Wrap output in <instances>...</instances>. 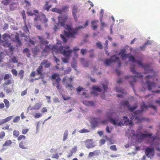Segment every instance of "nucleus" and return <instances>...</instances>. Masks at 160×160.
<instances>
[{"label": "nucleus", "mask_w": 160, "mask_h": 160, "mask_svg": "<svg viewBox=\"0 0 160 160\" xmlns=\"http://www.w3.org/2000/svg\"><path fill=\"white\" fill-rule=\"evenodd\" d=\"M121 105L124 106H126L128 109L130 111L129 113V118L131 119L129 120L128 117L126 116H124L121 121H119L120 118L119 116H118L115 112H112L110 111L107 113V116L111 122L115 126H120L121 125H130L131 126L133 124V120H136L138 122H140L143 118H141L139 116L141 114L142 112L146 109L148 107H151L154 109H156V107L153 105H150L148 106L145 105L143 102L141 106V110H137L135 112L133 111L137 108L136 106L131 107L128 105V101H123L121 103Z\"/></svg>", "instance_id": "nucleus-1"}, {"label": "nucleus", "mask_w": 160, "mask_h": 160, "mask_svg": "<svg viewBox=\"0 0 160 160\" xmlns=\"http://www.w3.org/2000/svg\"><path fill=\"white\" fill-rule=\"evenodd\" d=\"M129 60L132 61L133 63H137L139 66L143 68L145 73L151 74L150 75L147 76L145 77V79L147 80L146 84L149 91H151L152 89L156 86L157 84H159V82L156 83L155 81H154L152 82H151L152 80H153L154 79L155 77H156L157 75V72L151 68V64H147L144 65L140 61L136 60L134 57L132 56H131L129 57Z\"/></svg>", "instance_id": "nucleus-2"}, {"label": "nucleus", "mask_w": 160, "mask_h": 160, "mask_svg": "<svg viewBox=\"0 0 160 160\" xmlns=\"http://www.w3.org/2000/svg\"><path fill=\"white\" fill-rule=\"evenodd\" d=\"M67 18V16L66 15H60L58 17V22L54 25V30L56 31L59 29L60 26L64 27L65 30L64 31L63 34L67 38L73 37L77 33L78 30L84 28L88 24V22L87 21L84 26L77 27L74 29H73L70 26L65 25V23Z\"/></svg>", "instance_id": "nucleus-3"}, {"label": "nucleus", "mask_w": 160, "mask_h": 160, "mask_svg": "<svg viewBox=\"0 0 160 160\" xmlns=\"http://www.w3.org/2000/svg\"><path fill=\"white\" fill-rule=\"evenodd\" d=\"M52 48L53 50V52L55 50L57 52L62 53L67 58H68L71 55V54L73 51L77 52L79 50V49L77 47H75L73 50L70 49H69V46H65L63 48L62 46H60L59 47H56L54 46Z\"/></svg>", "instance_id": "nucleus-4"}, {"label": "nucleus", "mask_w": 160, "mask_h": 160, "mask_svg": "<svg viewBox=\"0 0 160 160\" xmlns=\"http://www.w3.org/2000/svg\"><path fill=\"white\" fill-rule=\"evenodd\" d=\"M133 135L136 136L137 138L138 139L139 142H141L142 139L148 137V139L149 141V142L151 143L153 142L156 138V137H154L152 136L151 134H143L141 133H138L136 134H134Z\"/></svg>", "instance_id": "nucleus-5"}, {"label": "nucleus", "mask_w": 160, "mask_h": 160, "mask_svg": "<svg viewBox=\"0 0 160 160\" xmlns=\"http://www.w3.org/2000/svg\"><path fill=\"white\" fill-rule=\"evenodd\" d=\"M111 62H116L118 64L119 67L121 65V62L120 61L119 58L115 55H113L111 57L110 59H107L104 62V64L106 66L109 65Z\"/></svg>", "instance_id": "nucleus-6"}, {"label": "nucleus", "mask_w": 160, "mask_h": 160, "mask_svg": "<svg viewBox=\"0 0 160 160\" xmlns=\"http://www.w3.org/2000/svg\"><path fill=\"white\" fill-rule=\"evenodd\" d=\"M38 38L40 40V41L41 43L45 45V48L43 49V52H48L49 49L51 48L50 45H49V46L47 45L48 44V42L44 39L42 37L38 36Z\"/></svg>", "instance_id": "nucleus-7"}, {"label": "nucleus", "mask_w": 160, "mask_h": 160, "mask_svg": "<svg viewBox=\"0 0 160 160\" xmlns=\"http://www.w3.org/2000/svg\"><path fill=\"white\" fill-rule=\"evenodd\" d=\"M86 147L88 149L92 148L96 146V142L92 139H88L84 141Z\"/></svg>", "instance_id": "nucleus-8"}, {"label": "nucleus", "mask_w": 160, "mask_h": 160, "mask_svg": "<svg viewBox=\"0 0 160 160\" xmlns=\"http://www.w3.org/2000/svg\"><path fill=\"white\" fill-rule=\"evenodd\" d=\"M73 78L72 77H71L70 78L65 77L63 78L62 80V82L63 83L66 84V87L67 88H68L71 89L72 90V88H73V86L70 84L69 82H71Z\"/></svg>", "instance_id": "nucleus-9"}, {"label": "nucleus", "mask_w": 160, "mask_h": 160, "mask_svg": "<svg viewBox=\"0 0 160 160\" xmlns=\"http://www.w3.org/2000/svg\"><path fill=\"white\" fill-rule=\"evenodd\" d=\"M145 152L148 158H151L154 156V151L153 148H147L145 149Z\"/></svg>", "instance_id": "nucleus-10"}, {"label": "nucleus", "mask_w": 160, "mask_h": 160, "mask_svg": "<svg viewBox=\"0 0 160 160\" xmlns=\"http://www.w3.org/2000/svg\"><path fill=\"white\" fill-rule=\"evenodd\" d=\"M135 67V66L134 65V64H132L130 68V70L131 72L133 74H134V76L136 78H142V74L138 73L135 71L134 69V68Z\"/></svg>", "instance_id": "nucleus-11"}, {"label": "nucleus", "mask_w": 160, "mask_h": 160, "mask_svg": "<svg viewBox=\"0 0 160 160\" xmlns=\"http://www.w3.org/2000/svg\"><path fill=\"white\" fill-rule=\"evenodd\" d=\"M118 55H121L122 59L124 60L126 58L129 56V54L126 53L125 50L122 49L118 54Z\"/></svg>", "instance_id": "nucleus-12"}, {"label": "nucleus", "mask_w": 160, "mask_h": 160, "mask_svg": "<svg viewBox=\"0 0 160 160\" xmlns=\"http://www.w3.org/2000/svg\"><path fill=\"white\" fill-rule=\"evenodd\" d=\"M101 90L98 86H93L92 88V93L93 94L95 95V96L97 95V93L96 92H100Z\"/></svg>", "instance_id": "nucleus-13"}, {"label": "nucleus", "mask_w": 160, "mask_h": 160, "mask_svg": "<svg viewBox=\"0 0 160 160\" xmlns=\"http://www.w3.org/2000/svg\"><path fill=\"white\" fill-rule=\"evenodd\" d=\"M100 153V151L99 150H94L93 152H90L88 155V158H91L94 156H97Z\"/></svg>", "instance_id": "nucleus-14"}, {"label": "nucleus", "mask_w": 160, "mask_h": 160, "mask_svg": "<svg viewBox=\"0 0 160 160\" xmlns=\"http://www.w3.org/2000/svg\"><path fill=\"white\" fill-rule=\"evenodd\" d=\"M99 21L98 20H95L92 21L91 22V26L94 30H96L98 27V25L97 24V22H98Z\"/></svg>", "instance_id": "nucleus-15"}, {"label": "nucleus", "mask_w": 160, "mask_h": 160, "mask_svg": "<svg viewBox=\"0 0 160 160\" xmlns=\"http://www.w3.org/2000/svg\"><path fill=\"white\" fill-rule=\"evenodd\" d=\"M77 7L75 6H74L72 8V13L73 16L74 18L76 21L77 20V17L76 15V13L77 12Z\"/></svg>", "instance_id": "nucleus-16"}, {"label": "nucleus", "mask_w": 160, "mask_h": 160, "mask_svg": "<svg viewBox=\"0 0 160 160\" xmlns=\"http://www.w3.org/2000/svg\"><path fill=\"white\" fill-rule=\"evenodd\" d=\"M98 122V119L97 118L92 117L91 118L90 122L93 127H95L97 126Z\"/></svg>", "instance_id": "nucleus-17"}, {"label": "nucleus", "mask_w": 160, "mask_h": 160, "mask_svg": "<svg viewBox=\"0 0 160 160\" xmlns=\"http://www.w3.org/2000/svg\"><path fill=\"white\" fill-rule=\"evenodd\" d=\"M26 142L25 141H22L19 144V147L20 148L24 149H27L28 148L25 146L26 145Z\"/></svg>", "instance_id": "nucleus-18"}, {"label": "nucleus", "mask_w": 160, "mask_h": 160, "mask_svg": "<svg viewBox=\"0 0 160 160\" xmlns=\"http://www.w3.org/2000/svg\"><path fill=\"white\" fill-rule=\"evenodd\" d=\"M41 65L44 66L46 68H48L50 67L51 63L48 62L47 60H44L41 62Z\"/></svg>", "instance_id": "nucleus-19"}, {"label": "nucleus", "mask_w": 160, "mask_h": 160, "mask_svg": "<svg viewBox=\"0 0 160 160\" xmlns=\"http://www.w3.org/2000/svg\"><path fill=\"white\" fill-rule=\"evenodd\" d=\"M52 79H55L57 82V83H59V81L61 80L60 78L59 77L58 75L56 73L52 75Z\"/></svg>", "instance_id": "nucleus-20"}, {"label": "nucleus", "mask_w": 160, "mask_h": 160, "mask_svg": "<svg viewBox=\"0 0 160 160\" xmlns=\"http://www.w3.org/2000/svg\"><path fill=\"white\" fill-rule=\"evenodd\" d=\"M13 83L14 80L11 78V79L6 80L5 82L3 83V86H7L12 83Z\"/></svg>", "instance_id": "nucleus-21"}, {"label": "nucleus", "mask_w": 160, "mask_h": 160, "mask_svg": "<svg viewBox=\"0 0 160 160\" xmlns=\"http://www.w3.org/2000/svg\"><path fill=\"white\" fill-rule=\"evenodd\" d=\"M13 41L17 42L19 46L21 45V43L19 39L18 34H17L15 35L14 38L13 39Z\"/></svg>", "instance_id": "nucleus-22"}, {"label": "nucleus", "mask_w": 160, "mask_h": 160, "mask_svg": "<svg viewBox=\"0 0 160 160\" xmlns=\"http://www.w3.org/2000/svg\"><path fill=\"white\" fill-rule=\"evenodd\" d=\"M13 88V85H12V88H11L8 87H4L3 89L6 93L7 94L9 93L12 92V89Z\"/></svg>", "instance_id": "nucleus-23"}, {"label": "nucleus", "mask_w": 160, "mask_h": 160, "mask_svg": "<svg viewBox=\"0 0 160 160\" xmlns=\"http://www.w3.org/2000/svg\"><path fill=\"white\" fill-rule=\"evenodd\" d=\"M40 18L41 20H43L44 21V22L45 23V26L46 27H47L48 25L47 22L48 20V19L46 18L45 15L43 14H42V15Z\"/></svg>", "instance_id": "nucleus-24"}, {"label": "nucleus", "mask_w": 160, "mask_h": 160, "mask_svg": "<svg viewBox=\"0 0 160 160\" xmlns=\"http://www.w3.org/2000/svg\"><path fill=\"white\" fill-rule=\"evenodd\" d=\"M82 102L84 104L88 106H93L94 105L93 102L92 101L85 100L83 101Z\"/></svg>", "instance_id": "nucleus-25"}, {"label": "nucleus", "mask_w": 160, "mask_h": 160, "mask_svg": "<svg viewBox=\"0 0 160 160\" xmlns=\"http://www.w3.org/2000/svg\"><path fill=\"white\" fill-rule=\"evenodd\" d=\"M68 131L67 130H66L64 132L63 136V139L62 141L63 142H65L66 140L68 138Z\"/></svg>", "instance_id": "nucleus-26"}, {"label": "nucleus", "mask_w": 160, "mask_h": 160, "mask_svg": "<svg viewBox=\"0 0 160 160\" xmlns=\"http://www.w3.org/2000/svg\"><path fill=\"white\" fill-rule=\"evenodd\" d=\"M115 90L118 92L122 93H126V92L124 90L120 87H116L115 88Z\"/></svg>", "instance_id": "nucleus-27"}, {"label": "nucleus", "mask_w": 160, "mask_h": 160, "mask_svg": "<svg viewBox=\"0 0 160 160\" xmlns=\"http://www.w3.org/2000/svg\"><path fill=\"white\" fill-rule=\"evenodd\" d=\"M41 104L40 103H36L35 105L33 107H32L31 108V110H38L41 107Z\"/></svg>", "instance_id": "nucleus-28"}, {"label": "nucleus", "mask_w": 160, "mask_h": 160, "mask_svg": "<svg viewBox=\"0 0 160 160\" xmlns=\"http://www.w3.org/2000/svg\"><path fill=\"white\" fill-rule=\"evenodd\" d=\"M52 11L53 12H55L60 14H61L62 13V11L61 10V9H60L57 8H52Z\"/></svg>", "instance_id": "nucleus-29"}, {"label": "nucleus", "mask_w": 160, "mask_h": 160, "mask_svg": "<svg viewBox=\"0 0 160 160\" xmlns=\"http://www.w3.org/2000/svg\"><path fill=\"white\" fill-rule=\"evenodd\" d=\"M49 2L47 1L45 2V5L44 6L43 9L45 10H47L48 11L49 9L51 7V5H48Z\"/></svg>", "instance_id": "nucleus-30"}, {"label": "nucleus", "mask_w": 160, "mask_h": 160, "mask_svg": "<svg viewBox=\"0 0 160 160\" xmlns=\"http://www.w3.org/2000/svg\"><path fill=\"white\" fill-rule=\"evenodd\" d=\"M10 36L9 34L7 33H5L4 34L2 38L5 41H7L8 39L10 38Z\"/></svg>", "instance_id": "nucleus-31"}, {"label": "nucleus", "mask_w": 160, "mask_h": 160, "mask_svg": "<svg viewBox=\"0 0 160 160\" xmlns=\"http://www.w3.org/2000/svg\"><path fill=\"white\" fill-rule=\"evenodd\" d=\"M12 141L10 140H7L4 143L2 147H3L5 146H8L12 143Z\"/></svg>", "instance_id": "nucleus-32"}, {"label": "nucleus", "mask_w": 160, "mask_h": 160, "mask_svg": "<svg viewBox=\"0 0 160 160\" xmlns=\"http://www.w3.org/2000/svg\"><path fill=\"white\" fill-rule=\"evenodd\" d=\"M42 66L41 65L37 69V71L38 74H41L42 73Z\"/></svg>", "instance_id": "nucleus-33"}, {"label": "nucleus", "mask_w": 160, "mask_h": 160, "mask_svg": "<svg viewBox=\"0 0 160 160\" xmlns=\"http://www.w3.org/2000/svg\"><path fill=\"white\" fill-rule=\"evenodd\" d=\"M96 45L98 48L100 49H102V46L101 42L100 41L96 43Z\"/></svg>", "instance_id": "nucleus-34"}, {"label": "nucleus", "mask_w": 160, "mask_h": 160, "mask_svg": "<svg viewBox=\"0 0 160 160\" xmlns=\"http://www.w3.org/2000/svg\"><path fill=\"white\" fill-rule=\"evenodd\" d=\"M4 102L5 104V106L7 108H8L10 106L9 102V101L6 99H5L4 100Z\"/></svg>", "instance_id": "nucleus-35"}, {"label": "nucleus", "mask_w": 160, "mask_h": 160, "mask_svg": "<svg viewBox=\"0 0 160 160\" xmlns=\"http://www.w3.org/2000/svg\"><path fill=\"white\" fill-rule=\"evenodd\" d=\"M9 62H12L13 63H15L18 62V61L17 60L16 58L14 56L10 59Z\"/></svg>", "instance_id": "nucleus-36"}, {"label": "nucleus", "mask_w": 160, "mask_h": 160, "mask_svg": "<svg viewBox=\"0 0 160 160\" xmlns=\"http://www.w3.org/2000/svg\"><path fill=\"white\" fill-rule=\"evenodd\" d=\"M3 45L5 47H8L10 46V43H8L7 41H5L2 42Z\"/></svg>", "instance_id": "nucleus-37"}, {"label": "nucleus", "mask_w": 160, "mask_h": 160, "mask_svg": "<svg viewBox=\"0 0 160 160\" xmlns=\"http://www.w3.org/2000/svg\"><path fill=\"white\" fill-rule=\"evenodd\" d=\"M23 74L24 71L23 70H21L19 71L18 74V76H19L20 79H22L23 78Z\"/></svg>", "instance_id": "nucleus-38"}, {"label": "nucleus", "mask_w": 160, "mask_h": 160, "mask_svg": "<svg viewBox=\"0 0 160 160\" xmlns=\"http://www.w3.org/2000/svg\"><path fill=\"white\" fill-rule=\"evenodd\" d=\"M25 40L27 42H29L32 45H34V41L31 40L29 37L27 38H25Z\"/></svg>", "instance_id": "nucleus-39"}, {"label": "nucleus", "mask_w": 160, "mask_h": 160, "mask_svg": "<svg viewBox=\"0 0 160 160\" xmlns=\"http://www.w3.org/2000/svg\"><path fill=\"white\" fill-rule=\"evenodd\" d=\"M13 134L15 137H18L19 135V132L18 131L14 130L13 131Z\"/></svg>", "instance_id": "nucleus-40"}, {"label": "nucleus", "mask_w": 160, "mask_h": 160, "mask_svg": "<svg viewBox=\"0 0 160 160\" xmlns=\"http://www.w3.org/2000/svg\"><path fill=\"white\" fill-rule=\"evenodd\" d=\"M20 119V118L19 116L15 117L13 119V122H18Z\"/></svg>", "instance_id": "nucleus-41"}, {"label": "nucleus", "mask_w": 160, "mask_h": 160, "mask_svg": "<svg viewBox=\"0 0 160 160\" xmlns=\"http://www.w3.org/2000/svg\"><path fill=\"white\" fill-rule=\"evenodd\" d=\"M11 75L9 74H5L4 77V80H6L9 79L11 77Z\"/></svg>", "instance_id": "nucleus-42"}, {"label": "nucleus", "mask_w": 160, "mask_h": 160, "mask_svg": "<svg viewBox=\"0 0 160 160\" xmlns=\"http://www.w3.org/2000/svg\"><path fill=\"white\" fill-rule=\"evenodd\" d=\"M71 68L70 67H68L66 69V70H65L64 74H66L69 73L71 71Z\"/></svg>", "instance_id": "nucleus-43"}, {"label": "nucleus", "mask_w": 160, "mask_h": 160, "mask_svg": "<svg viewBox=\"0 0 160 160\" xmlns=\"http://www.w3.org/2000/svg\"><path fill=\"white\" fill-rule=\"evenodd\" d=\"M26 138V137L23 135H20L18 137L17 139L18 141H20L22 139H25Z\"/></svg>", "instance_id": "nucleus-44"}, {"label": "nucleus", "mask_w": 160, "mask_h": 160, "mask_svg": "<svg viewBox=\"0 0 160 160\" xmlns=\"http://www.w3.org/2000/svg\"><path fill=\"white\" fill-rule=\"evenodd\" d=\"M77 147L76 146H74L72 148L70 151H71L73 153H75L77 151Z\"/></svg>", "instance_id": "nucleus-45"}, {"label": "nucleus", "mask_w": 160, "mask_h": 160, "mask_svg": "<svg viewBox=\"0 0 160 160\" xmlns=\"http://www.w3.org/2000/svg\"><path fill=\"white\" fill-rule=\"evenodd\" d=\"M79 132L80 133H83L85 132H89V131L88 129H83L80 130L79 131Z\"/></svg>", "instance_id": "nucleus-46"}, {"label": "nucleus", "mask_w": 160, "mask_h": 160, "mask_svg": "<svg viewBox=\"0 0 160 160\" xmlns=\"http://www.w3.org/2000/svg\"><path fill=\"white\" fill-rule=\"evenodd\" d=\"M42 114L41 113H38L35 114L34 117L36 118H38L41 117H42Z\"/></svg>", "instance_id": "nucleus-47"}, {"label": "nucleus", "mask_w": 160, "mask_h": 160, "mask_svg": "<svg viewBox=\"0 0 160 160\" xmlns=\"http://www.w3.org/2000/svg\"><path fill=\"white\" fill-rule=\"evenodd\" d=\"M5 136V133L3 131L0 132V139H3Z\"/></svg>", "instance_id": "nucleus-48"}, {"label": "nucleus", "mask_w": 160, "mask_h": 160, "mask_svg": "<svg viewBox=\"0 0 160 160\" xmlns=\"http://www.w3.org/2000/svg\"><path fill=\"white\" fill-rule=\"evenodd\" d=\"M21 35L22 37H24L27 38H28V35L25 32H23L21 33Z\"/></svg>", "instance_id": "nucleus-49"}, {"label": "nucleus", "mask_w": 160, "mask_h": 160, "mask_svg": "<svg viewBox=\"0 0 160 160\" xmlns=\"http://www.w3.org/2000/svg\"><path fill=\"white\" fill-rule=\"evenodd\" d=\"M52 158H56L57 159L59 158V156L58 153L53 154L52 155Z\"/></svg>", "instance_id": "nucleus-50"}, {"label": "nucleus", "mask_w": 160, "mask_h": 160, "mask_svg": "<svg viewBox=\"0 0 160 160\" xmlns=\"http://www.w3.org/2000/svg\"><path fill=\"white\" fill-rule=\"evenodd\" d=\"M12 73L15 75V76H17L18 75V72L15 69H12L11 71Z\"/></svg>", "instance_id": "nucleus-51"}, {"label": "nucleus", "mask_w": 160, "mask_h": 160, "mask_svg": "<svg viewBox=\"0 0 160 160\" xmlns=\"http://www.w3.org/2000/svg\"><path fill=\"white\" fill-rule=\"evenodd\" d=\"M13 117V116H9L4 119L6 122L9 121Z\"/></svg>", "instance_id": "nucleus-52"}, {"label": "nucleus", "mask_w": 160, "mask_h": 160, "mask_svg": "<svg viewBox=\"0 0 160 160\" xmlns=\"http://www.w3.org/2000/svg\"><path fill=\"white\" fill-rule=\"evenodd\" d=\"M28 129H23L22 131V133L23 134H25L28 132Z\"/></svg>", "instance_id": "nucleus-53"}, {"label": "nucleus", "mask_w": 160, "mask_h": 160, "mask_svg": "<svg viewBox=\"0 0 160 160\" xmlns=\"http://www.w3.org/2000/svg\"><path fill=\"white\" fill-rule=\"evenodd\" d=\"M110 148L111 150L112 151H116L117 150V149L115 145L111 146L110 147Z\"/></svg>", "instance_id": "nucleus-54"}, {"label": "nucleus", "mask_w": 160, "mask_h": 160, "mask_svg": "<svg viewBox=\"0 0 160 160\" xmlns=\"http://www.w3.org/2000/svg\"><path fill=\"white\" fill-rule=\"evenodd\" d=\"M56 87L58 90H59L62 88V86L59 84V83H57Z\"/></svg>", "instance_id": "nucleus-55"}, {"label": "nucleus", "mask_w": 160, "mask_h": 160, "mask_svg": "<svg viewBox=\"0 0 160 160\" xmlns=\"http://www.w3.org/2000/svg\"><path fill=\"white\" fill-rule=\"evenodd\" d=\"M80 61H81V63L82 64H83L85 67H87L88 66V64H86V65L84 64V62L85 61V60L84 58H81L80 59Z\"/></svg>", "instance_id": "nucleus-56"}, {"label": "nucleus", "mask_w": 160, "mask_h": 160, "mask_svg": "<svg viewBox=\"0 0 160 160\" xmlns=\"http://www.w3.org/2000/svg\"><path fill=\"white\" fill-rule=\"evenodd\" d=\"M68 7L67 6H64L61 9L62 11V12L63 13V12H65L66 10L68 9Z\"/></svg>", "instance_id": "nucleus-57"}, {"label": "nucleus", "mask_w": 160, "mask_h": 160, "mask_svg": "<svg viewBox=\"0 0 160 160\" xmlns=\"http://www.w3.org/2000/svg\"><path fill=\"white\" fill-rule=\"evenodd\" d=\"M87 52V50L84 49H82L81 50V53L82 55H84Z\"/></svg>", "instance_id": "nucleus-58"}, {"label": "nucleus", "mask_w": 160, "mask_h": 160, "mask_svg": "<svg viewBox=\"0 0 160 160\" xmlns=\"http://www.w3.org/2000/svg\"><path fill=\"white\" fill-rule=\"evenodd\" d=\"M10 0H4L2 1V3L5 5H8L9 2Z\"/></svg>", "instance_id": "nucleus-59"}, {"label": "nucleus", "mask_w": 160, "mask_h": 160, "mask_svg": "<svg viewBox=\"0 0 160 160\" xmlns=\"http://www.w3.org/2000/svg\"><path fill=\"white\" fill-rule=\"evenodd\" d=\"M60 36L61 38L62 39L63 42L65 43L66 42L67 40L65 37L62 34H61L60 35Z\"/></svg>", "instance_id": "nucleus-60"}, {"label": "nucleus", "mask_w": 160, "mask_h": 160, "mask_svg": "<svg viewBox=\"0 0 160 160\" xmlns=\"http://www.w3.org/2000/svg\"><path fill=\"white\" fill-rule=\"evenodd\" d=\"M102 86L103 88L104 92L106 91L108 88L107 86V85H104V84H102Z\"/></svg>", "instance_id": "nucleus-61"}, {"label": "nucleus", "mask_w": 160, "mask_h": 160, "mask_svg": "<svg viewBox=\"0 0 160 160\" xmlns=\"http://www.w3.org/2000/svg\"><path fill=\"white\" fill-rule=\"evenodd\" d=\"M76 90L78 92H80L84 90V88L82 87H79L78 88H77Z\"/></svg>", "instance_id": "nucleus-62"}, {"label": "nucleus", "mask_w": 160, "mask_h": 160, "mask_svg": "<svg viewBox=\"0 0 160 160\" xmlns=\"http://www.w3.org/2000/svg\"><path fill=\"white\" fill-rule=\"evenodd\" d=\"M23 31H24L28 35L29 31L27 27H25L23 28Z\"/></svg>", "instance_id": "nucleus-63"}, {"label": "nucleus", "mask_w": 160, "mask_h": 160, "mask_svg": "<svg viewBox=\"0 0 160 160\" xmlns=\"http://www.w3.org/2000/svg\"><path fill=\"white\" fill-rule=\"evenodd\" d=\"M108 40L105 41V43L104 44V48H108Z\"/></svg>", "instance_id": "nucleus-64"}]
</instances>
